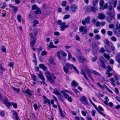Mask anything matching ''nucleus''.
I'll use <instances>...</instances> for the list:
<instances>
[{
    "label": "nucleus",
    "mask_w": 120,
    "mask_h": 120,
    "mask_svg": "<svg viewBox=\"0 0 120 120\" xmlns=\"http://www.w3.org/2000/svg\"><path fill=\"white\" fill-rule=\"evenodd\" d=\"M9 6L10 8H12L14 10V13H16L18 11L17 7L13 6L11 4H9Z\"/></svg>",
    "instance_id": "obj_18"
},
{
    "label": "nucleus",
    "mask_w": 120,
    "mask_h": 120,
    "mask_svg": "<svg viewBox=\"0 0 120 120\" xmlns=\"http://www.w3.org/2000/svg\"><path fill=\"white\" fill-rule=\"evenodd\" d=\"M71 84L72 86L74 87H76L78 85V83L76 82L75 80H73L72 81Z\"/></svg>",
    "instance_id": "obj_31"
},
{
    "label": "nucleus",
    "mask_w": 120,
    "mask_h": 120,
    "mask_svg": "<svg viewBox=\"0 0 120 120\" xmlns=\"http://www.w3.org/2000/svg\"><path fill=\"white\" fill-rule=\"evenodd\" d=\"M77 58L79 62L83 64L85 62L87 61V59L82 55L79 56Z\"/></svg>",
    "instance_id": "obj_6"
},
{
    "label": "nucleus",
    "mask_w": 120,
    "mask_h": 120,
    "mask_svg": "<svg viewBox=\"0 0 120 120\" xmlns=\"http://www.w3.org/2000/svg\"><path fill=\"white\" fill-rule=\"evenodd\" d=\"M50 101V100H48L47 99H44V100L43 103L44 104L47 103H48Z\"/></svg>",
    "instance_id": "obj_58"
},
{
    "label": "nucleus",
    "mask_w": 120,
    "mask_h": 120,
    "mask_svg": "<svg viewBox=\"0 0 120 120\" xmlns=\"http://www.w3.org/2000/svg\"><path fill=\"white\" fill-rule=\"evenodd\" d=\"M1 50L3 52H5L6 51V49L4 46H2L1 48Z\"/></svg>",
    "instance_id": "obj_57"
},
{
    "label": "nucleus",
    "mask_w": 120,
    "mask_h": 120,
    "mask_svg": "<svg viewBox=\"0 0 120 120\" xmlns=\"http://www.w3.org/2000/svg\"><path fill=\"white\" fill-rule=\"evenodd\" d=\"M90 17L88 16L84 20H83L82 21V23L83 25H85L86 23L87 24H88L90 23Z\"/></svg>",
    "instance_id": "obj_8"
},
{
    "label": "nucleus",
    "mask_w": 120,
    "mask_h": 120,
    "mask_svg": "<svg viewBox=\"0 0 120 120\" xmlns=\"http://www.w3.org/2000/svg\"><path fill=\"white\" fill-rule=\"evenodd\" d=\"M104 56L108 60H109L110 59V56L106 53H104L103 54Z\"/></svg>",
    "instance_id": "obj_36"
},
{
    "label": "nucleus",
    "mask_w": 120,
    "mask_h": 120,
    "mask_svg": "<svg viewBox=\"0 0 120 120\" xmlns=\"http://www.w3.org/2000/svg\"><path fill=\"white\" fill-rule=\"evenodd\" d=\"M45 74L47 80L50 83L53 84L55 83L54 79H56V77L53 74H51L49 71H47L45 73Z\"/></svg>",
    "instance_id": "obj_1"
},
{
    "label": "nucleus",
    "mask_w": 120,
    "mask_h": 120,
    "mask_svg": "<svg viewBox=\"0 0 120 120\" xmlns=\"http://www.w3.org/2000/svg\"><path fill=\"white\" fill-rule=\"evenodd\" d=\"M33 56L34 58V59L33 60V62L34 63V65H36L37 64V61L35 54V53H34L33 54Z\"/></svg>",
    "instance_id": "obj_32"
},
{
    "label": "nucleus",
    "mask_w": 120,
    "mask_h": 120,
    "mask_svg": "<svg viewBox=\"0 0 120 120\" xmlns=\"http://www.w3.org/2000/svg\"><path fill=\"white\" fill-rule=\"evenodd\" d=\"M104 3V1L103 0H101L100 1L99 4L100 6V7H101L103 5Z\"/></svg>",
    "instance_id": "obj_47"
},
{
    "label": "nucleus",
    "mask_w": 120,
    "mask_h": 120,
    "mask_svg": "<svg viewBox=\"0 0 120 120\" xmlns=\"http://www.w3.org/2000/svg\"><path fill=\"white\" fill-rule=\"evenodd\" d=\"M98 18L101 19H103L105 18V16L101 13H99L98 15Z\"/></svg>",
    "instance_id": "obj_25"
},
{
    "label": "nucleus",
    "mask_w": 120,
    "mask_h": 120,
    "mask_svg": "<svg viewBox=\"0 0 120 120\" xmlns=\"http://www.w3.org/2000/svg\"><path fill=\"white\" fill-rule=\"evenodd\" d=\"M98 7H94L90 6L87 8V10L88 11H90L93 12H95L98 10Z\"/></svg>",
    "instance_id": "obj_7"
},
{
    "label": "nucleus",
    "mask_w": 120,
    "mask_h": 120,
    "mask_svg": "<svg viewBox=\"0 0 120 120\" xmlns=\"http://www.w3.org/2000/svg\"><path fill=\"white\" fill-rule=\"evenodd\" d=\"M36 74L38 75L39 78L42 80L43 83H44L45 85L47 86V84L45 82V79L44 76L41 74Z\"/></svg>",
    "instance_id": "obj_16"
},
{
    "label": "nucleus",
    "mask_w": 120,
    "mask_h": 120,
    "mask_svg": "<svg viewBox=\"0 0 120 120\" xmlns=\"http://www.w3.org/2000/svg\"><path fill=\"white\" fill-rule=\"evenodd\" d=\"M100 23L99 22L97 21L96 23V26L97 27L99 26L100 25Z\"/></svg>",
    "instance_id": "obj_63"
},
{
    "label": "nucleus",
    "mask_w": 120,
    "mask_h": 120,
    "mask_svg": "<svg viewBox=\"0 0 120 120\" xmlns=\"http://www.w3.org/2000/svg\"><path fill=\"white\" fill-rule=\"evenodd\" d=\"M98 0H93V1L92 4L93 5L95 6L97 4Z\"/></svg>",
    "instance_id": "obj_37"
},
{
    "label": "nucleus",
    "mask_w": 120,
    "mask_h": 120,
    "mask_svg": "<svg viewBox=\"0 0 120 120\" xmlns=\"http://www.w3.org/2000/svg\"><path fill=\"white\" fill-rule=\"evenodd\" d=\"M70 15H66L64 16L63 19H66L68 18H69Z\"/></svg>",
    "instance_id": "obj_56"
},
{
    "label": "nucleus",
    "mask_w": 120,
    "mask_h": 120,
    "mask_svg": "<svg viewBox=\"0 0 120 120\" xmlns=\"http://www.w3.org/2000/svg\"><path fill=\"white\" fill-rule=\"evenodd\" d=\"M54 35L56 36H58L60 35V34L58 32H56L54 33Z\"/></svg>",
    "instance_id": "obj_64"
},
{
    "label": "nucleus",
    "mask_w": 120,
    "mask_h": 120,
    "mask_svg": "<svg viewBox=\"0 0 120 120\" xmlns=\"http://www.w3.org/2000/svg\"><path fill=\"white\" fill-rule=\"evenodd\" d=\"M5 69L3 68L2 65L0 64V73H2L3 71L5 70Z\"/></svg>",
    "instance_id": "obj_42"
},
{
    "label": "nucleus",
    "mask_w": 120,
    "mask_h": 120,
    "mask_svg": "<svg viewBox=\"0 0 120 120\" xmlns=\"http://www.w3.org/2000/svg\"><path fill=\"white\" fill-rule=\"evenodd\" d=\"M104 99L105 101H104V103L106 105H108V102L109 101V100L108 97L107 96L105 97V98Z\"/></svg>",
    "instance_id": "obj_30"
},
{
    "label": "nucleus",
    "mask_w": 120,
    "mask_h": 120,
    "mask_svg": "<svg viewBox=\"0 0 120 120\" xmlns=\"http://www.w3.org/2000/svg\"><path fill=\"white\" fill-rule=\"evenodd\" d=\"M107 68L108 69V70H107L106 71H108L109 72H110L112 70V68L109 65H108L107 66Z\"/></svg>",
    "instance_id": "obj_50"
},
{
    "label": "nucleus",
    "mask_w": 120,
    "mask_h": 120,
    "mask_svg": "<svg viewBox=\"0 0 120 120\" xmlns=\"http://www.w3.org/2000/svg\"><path fill=\"white\" fill-rule=\"evenodd\" d=\"M39 66L44 71H45L47 69V67L43 64H40L39 65Z\"/></svg>",
    "instance_id": "obj_23"
},
{
    "label": "nucleus",
    "mask_w": 120,
    "mask_h": 120,
    "mask_svg": "<svg viewBox=\"0 0 120 120\" xmlns=\"http://www.w3.org/2000/svg\"><path fill=\"white\" fill-rule=\"evenodd\" d=\"M74 70L78 73H79V71L77 70V68H76L75 66H74L72 64H71V68L72 69V68Z\"/></svg>",
    "instance_id": "obj_29"
},
{
    "label": "nucleus",
    "mask_w": 120,
    "mask_h": 120,
    "mask_svg": "<svg viewBox=\"0 0 120 120\" xmlns=\"http://www.w3.org/2000/svg\"><path fill=\"white\" fill-rule=\"evenodd\" d=\"M64 97L65 98L67 99L68 101L70 102H71L72 101V100L71 97H69L68 95L66 93H64Z\"/></svg>",
    "instance_id": "obj_17"
},
{
    "label": "nucleus",
    "mask_w": 120,
    "mask_h": 120,
    "mask_svg": "<svg viewBox=\"0 0 120 120\" xmlns=\"http://www.w3.org/2000/svg\"><path fill=\"white\" fill-rule=\"evenodd\" d=\"M21 16L19 15H18L17 17V19L19 22H21Z\"/></svg>",
    "instance_id": "obj_49"
},
{
    "label": "nucleus",
    "mask_w": 120,
    "mask_h": 120,
    "mask_svg": "<svg viewBox=\"0 0 120 120\" xmlns=\"http://www.w3.org/2000/svg\"><path fill=\"white\" fill-rule=\"evenodd\" d=\"M95 38L97 40H98V39H101V37L99 35L97 34L96 35L95 37Z\"/></svg>",
    "instance_id": "obj_52"
},
{
    "label": "nucleus",
    "mask_w": 120,
    "mask_h": 120,
    "mask_svg": "<svg viewBox=\"0 0 120 120\" xmlns=\"http://www.w3.org/2000/svg\"><path fill=\"white\" fill-rule=\"evenodd\" d=\"M33 26L34 27H35L36 26V24H38L39 22L37 20H35L33 22Z\"/></svg>",
    "instance_id": "obj_39"
},
{
    "label": "nucleus",
    "mask_w": 120,
    "mask_h": 120,
    "mask_svg": "<svg viewBox=\"0 0 120 120\" xmlns=\"http://www.w3.org/2000/svg\"><path fill=\"white\" fill-rule=\"evenodd\" d=\"M96 112V111L94 110H92V115L93 116H95V113Z\"/></svg>",
    "instance_id": "obj_62"
},
{
    "label": "nucleus",
    "mask_w": 120,
    "mask_h": 120,
    "mask_svg": "<svg viewBox=\"0 0 120 120\" xmlns=\"http://www.w3.org/2000/svg\"><path fill=\"white\" fill-rule=\"evenodd\" d=\"M114 32L117 37H120V29L118 28L114 30Z\"/></svg>",
    "instance_id": "obj_19"
},
{
    "label": "nucleus",
    "mask_w": 120,
    "mask_h": 120,
    "mask_svg": "<svg viewBox=\"0 0 120 120\" xmlns=\"http://www.w3.org/2000/svg\"><path fill=\"white\" fill-rule=\"evenodd\" d=\"M116 60L120 64V52L118 53L115 57Z\"/></svg>",
    "instance_id": "obj_21"
},
{
    "label": "nucleus",
    "mask_w": 120,
    "mask_h": 120,
    "mask_svg": "<svg viewBox=\"0 0 120 120\" xmlns=\"http://www.w3.org/2000/svg\"><path fill=\"white\" fill-rule=\"evenodd\" d=\"M47 54V52L45 51H43L42 52L41 55L42 56H44L46 55Z\"/></svg>",
    "instance_id": "obj_54"
},
{
    "label": "nucleus",
    "mask_w": 120,
    "mask_h": 120,
    "mask_svg": "<svg viewBox=\"0 0 120 120\" xmlns=\"http://www.w3.org/2000/svg\"><path fill=\"white\" fill-rule=\"evenodd\" d=\"M91 73L95 75H99V73L94 70H91Z\"/></svg>",
    "instance_id": "obj_44"
},
{
    "label": "nucleus",
    "mask_w": 120,
    "mask_h": 120,
    "mask_svg": "<svg viewBox=\"0 0 120 120\" xmlns=\"http://www.w3.org/2000/svg\"><path fill=\"white\" fill-rule=\"evenodd\" d=\"M113 17L108 16L107 18V20L108 22L110 23L112 21Z\"/></svg>",
    "instance_id": "obj_34"
},
{
    "label": "nucleus",
    "mask_w": 120,
    "mask_h": 120,
    "mask_svg": "<svg viewBox=\"0 0 120 120\" xmlns=\"http://www.w3.org/2000/svg\"><path fill=\"white\" fill-rule=\"evenodd\" d=\"M31 75L33 80L34 81H36L37 79V76L33 74H31Z\"/></svg>",
    "instance_id": "obj_35"
},
{
    "label": "nucleus",
    "mask_w": 120,
    "mask_h": 120,
    "mask_svg": "<svg viewBox=\"0 0 120 120\" xmlns=\"http://www.w3.org/2000/svg\"><path fill=\"white\" fill-rule=\"evenodd\" d=\"M38 8V7H37V6L36 5L34 4L32 6V9L33 10H34Z\"/></svg>",
    "instance_id": "obj_53"
},
{
    "label": "nucleus",
    "mask_w": 120,
    "mask_h": 120,
    "mask_svg": "<svg viewBox=\"0 0 120 120\" xmlns=\"http://www.w3.org/2000/svg\"><path fill=\"white\" fill-rule=\"evenodd\" d=\"M86 26H85L84 27L82 26H81L79 28V31L81 32H82L83 34H85L87 32V30L86 29Z\"/></svg>",
    "instance_id": "obj_9"
},
{
    "label": "nucleus",
    "mask_w": 120,
    "mask_h": 120,
    "mask_svg": "<svg viewBox=\"0 0 120 120\" xmlns=\"http://www.w3.org/2000/svg\"><path fill=\"white\" fill-rule=\"evenodd\" d=\"M29 34L30 35V46L31 47H32L35 45L36 43L35 40V37L33 36L32 33H30Z\"/></svg>",
    "instance_id": "obj_2"
},
{
    "label": "nucleus",
    "mask_w": 120,
    "mask_h": 120,
    "mask_svg": "<svg viewBox=\"0 0 120 120\" xmlns=\"http://www.w3.org/2000/svg\"><path fill=\"white\" fill-rule=\"evenodd\" d=\"M92 70V69L90 70L89 69H87L85 70V71L88 76L90 78V79L92 80H93V79L90 74V73H91V70Z\"/></svg>",
    "instance_id": "obj_14"
},
{
    "label": "nucleus",
    "mask_w": 120,
    "mask_h": 120,
    "mask_svg": "<svg viewBox=\"0 0 120 120\" xmlns=\"http://www.w3.org/2000/svg\"><path fill=\"white\" fill-rule=\"evenodd\" d=\"M77 9V5L72 4L71 5L70 7V10L73 13L76 12V10Z\"/></svg>",
    "instance_id": "obj_10"
},
{
    "label": "nucleus",
    "mask_w": 120,
    "mask_h": 120,
    "mask_svg": "<svg viewBox=\"0 0 120 120\" xmlns=\"http://www.w3.org/2000/svg\"><path fill=\"white\" fill-rule=\"evenodd\" d=\"M105 74H106L108 75V76L109 77H110L112 75V73H110V72L108 71H106Z\"/></svg>",
    "instance_id": "obj_48"
},
{
    "label": "nucleus",
    "mask_w": 120,
    "mask_h": 120,
    "mask_svg": "<svg viewBox=\"0 0 120 120\" xmlns=\"http://www.w3.org/2000/svg\"><path fill=\"white\" fill-rule=\"evenodd\" d=\"M12 88L13 90L17 92L18 93H19L20 90L19 89L15 88L13 86H12Z\"/></svg>",
    "instance_id": "obj_38"
},
{
    "label": "nucleus",
    "mask_w": 120,
    "mask_h": 120,
    "mask_svg": "<svg viewBox=\"0 0 120 120\" xmlns=\"http://www.w3.org/2000/svg\"><path fill=\"white\" fill-rule=\"evenodd\" d=\"M76 50L78 52V54L77 56V57H78L79 56H81V53L80 50L78 49H76Z\"/></svg>",
    "instance_id": "obj_40"
},
{
    "label": "nucleus",
    "mask_w": 120,
    "mask_h": 120,
    "mask_svg": "<svg viewBox=\"0 0 120 120\" xmlns=\"http://www.w3.org/2000/svg\"><path fill=\"white\" fill-rule=\"evenodd\" d=\"M59 111H60V113L61 116L62 117H64V115L63 113L62 112L61 110V109H60V108L59 107Z\"/></svg>",
    "instance_id": "obj_46"
},
{
    "label": "nucleus",
    "mask_w": 120,
    "mask_h": 120,
    "mask_svg": "<svg viewBox=\"0 0 120 120\" xmlns=\"http://www.w3.org/2000/svg\"><path fill=\"white\" fill-rule=\"evenodd\" d=\"M81 73L82 75H83L84 76L87 80L88 81L89 80L85 74V72L82 69L81 70Z\"/></svg>",
    "instance_id": "obj_27"
},
{
    "label": "nucleus",
    "mask_w": 120,
    "mask_h": 120,
    "mask_svg": "<svg viewBox=\"0 0 120 120\" xmlns=\"http://www.w3.org/2000/svg\"><path fill=\"white\" fill-rule=\"evenodd\" d=\"M47 45L49 46V47L51 48H52L53 46V45L52 42H50L49 45L48 44H47Z\"/></svg>",
    "instance_id": "obj_61"
},
{
    "label": "nucleus",
    "mask_w": 120,
    "mask_h": 120,
    "mask_svg": "<svg viewBox=\"0 0 120 120\" xmlns=\"http://www.w3.org/2000/svg\"><path fill=\"white\" fill-rule=\"evenodd\" d=\"M69 68H71V64L69 63H66L65 65L64 66V71L66 74H68L69 73Z\"/></svg>",
    "instance_id": "obj_4"
},
{
    "label": "nucleus",
    "mask_w": 120,
    "mask_h": 120,
    "mask_svg": "<svg viewBox=\"0 0 120 120\" xmlns=\"http://www.w3.org/2000/svg\"><path fill=\"white\" fill-rule=\"evenodd\" d=\"M64 52L61 50L57 52V56L59 60H60L61 59V57L60 56V54L62 55Z\"/></svg>",
    "instance_id": "obj_20"
},
{
    "label": "nucleus",
    "mask_w": 120,
    "mask_h": 120,
    "mask_svg": "<svg viewBox=\"0 0 120 120\" xmlns=\"http://www.w3.org/2000/svg\"><path fill=\"white\" fill-rule=\"evenodd\" d=\"M112 31H108L107 32V35H109L110 36H111L112 35Z\"/></svg>",
    "instance_id": "obj_60"
},
{
    "label": "nucleus",
    "mask_w": 120,
    "mask_h": 120,
    "mask_svg": "<svg viewBox=\"0 0 120 120\" xmlns=\"http://www.w3.org/2000/svg\"><path fill=\"white\" fill-rule=\"evenodd\" d=\"M107 14L109 16L113 17L114 15V12L112 11H109L107 12Z\"/></svg>",
    "instance_id": "obj_28"
},
{
    "label": "nucleus",
    "mask_w": 120,
    "mask_h": 120,
    "mask_svg": "<svg viewBox=\"0 0 120 120\" xmlns=\"http://www.w3.org/2000/svg\"><path fill=\"white\" fill-rule=\"evenodd\" d=\"M53 93L56 94L57 96L61 95L60 94L59 92L57 90L56 88H55L54 89Z\"/></svg>",
    "instance_id": "obj_33"
},
{
    "label": "nucleus",
    "mask_w": 120,
    "mask_h": 120,
    "mask_svg": "<svg viewBox=\"0 0 120 120\" xmlns=\"http://www.w3.org/2000/svg\"><path fill=\"white\" fill-rule=\"evenodd\" d=\"M11 102L10 103L9 102H8L7 103H6L5 104L7 106V107L8 108L10 109V106L11 105Z\"/></svg>",
    "instance_id": "obj_41"
},
{
    "label": "nucleus",
    "mask_w": 120,
    "mask_h": 120,
    "mask_svg": "<svg viewBox=\"0 0 120 120\" xmlns=\"http://www.w3.org/2000/svg\"><path fill=\"white\" fill-rule=\"evenodd\" d=\"M67 51L68 52V60H70L71 58L72 57L71 55L70 54V53L69 52L68 50H67Z\"/></svg>",
    "instance_id": "obj_43"
},
{
    "label": "nucleus",
    "mask_w": 120,
    "mask_h": 120,
    "mask_svg": "<svg viewBox=\"0 0 120 120\" xmlns=\"http://www.w3.org/2000/svg\"><path fill=\"white\" fill-rule=\"evenodd\" d=\"M105 43L107 45H110L109 41L107 39H105Z\"/></svg>",
    "instance_id": "obj_59"
},
{
    "label": "nucleus",
    "mask_w": 120,
    "mask_h": 120,
    "mask_svg": "<svg viewBox=\"0 0 120 120\" xmlns=\"http://www.w3.org/2000/svg\"><path fill=\"white\" fill-rule=\"evenodd\" d=\"M93 49V53L94 55H96L97 54V52L98 50L97 46L95 43H93L92 45Z\"/></svg>",
    "instance_id": "obj_3"
},
{
    "label": "nucleus",
    "mask_w": 120,
    "mask_h": 120,
    "mask_svg": "<svg viewBox=\"0 0 120 120\" xmlns=\"http://www.w3.org/2000/svg\"><path fill=\"white\" fill-rule=\"evenodd\" d=\"M99 59L100 63V66L103 68H106V67L104 62L105 60V59L103 57L101 56L100 57Z\"/></svg>",
    "instance_id": "obj_5"
},
{
    "label": "nucleus",
    "mask_w": 120,
    "mask_h": 120,
    "mask_svg": "<svg viewBox=\"0 0 120 120\" xmlns=\"http://www.w3.org/2000/svg\"><path fill=\"white\" fill-rule=\"evenodd\" d=\"M11 105H12L13 107L15 109H16L17 108V104L15 103L11 102Z\"/></svg>",
    "instance_id": "obj_51"
},
{
    "label": "nucleus",
    "mask_w": 120,
    "mask_h": 120,
    "mask_svg": "<svg viewBox=\"0 0 120 120\" xmlns=\"http://www.w3.org/2000/svg\"><path fill=\"white\" fill-rule=\"evenodd\" d=\"M35 14H41V11L40 10L39 8H38L35 10H34L33 11Z\"/></svg>",
    "instance_id": "obj_22"
},
{
    "label": "nucleus",
    "mask_w": 120,
    "mask_h": 120,
    "mask_svg": "<svg viewBox=\"0 0 120 120\" xmlns=\"http://www.w3.org/2000/svg\"><path fill=\"white\" fill-rule=\"evenodd\" d=\"M108 4L107 3H106L104 5H103L101 7H100V9L101 10H103L104 9H106L108 7Z\"/></svg>",
    "instance_id": "obj_26"
},
{
    "label": "nucleus",
    "mask_w": 120,
    "mask_h": 120,
    "mask_svg": "<svg viewBox=\"0 0 120 120\" xmlns=\"http://www.w3.org/2000/svg\"><path fill=\"white\" fill-rule=\"evenodd\" d=\"M30 90L28 89H27L26 90H23L22 92L26 93L28 97L30 98H32V94L30 93Z\"/></svg>",
    "instance_id": "obj_12"
},
{
    "label": "nucleus",
    "mask_w": 120,
    "mask_h": 120,
    "mask_svg": "<svg viewBox=\"0 0 120 120\" xmlns=\"http://www.w3.org/2000/svg\"><path fill=\"white\" fill-rule=\"evenodd\" d=\"M30 90L28 89H27L26 90H23L22 92L26 93L28 97L30 98H32V94L30 93Z\"/></svg>",
    "instance_id": "obj_13"
},
{
    "label": "nucleus",
    "mask_w": 120,
    "mask_h": 120,
    "mask_svg": "<svg viewBox=\"0 0 120 120\" xmlns=\"http://www.w3.org/2000/svg\"><path fill=\"white\" fill-rule=\"evenodd\" d=\"M13 113L12 114V118L15 119L16 120H19L18 116V114L17 112L15 111H13Z\"/></svg>",
    "instance_id": "obj_15"
},
{
    "label": "nucleus",
    "mask_w": 120,
    "mask_h": 120,
    "mask_svg": "<svg viewBox=\"0 0 120 120\" xmlns=\"http://www.w3.org/2000/svg\"><path fill=\"white\" fill-rule=\"evenodd\" d=\"M105 51V50L103 47H101L99 51V52L102 53H104Z\"/></svg>",
    "instance_id": "obj_45"
},
{
    "label": "nucleus",
    "mask_w": 120,
    "mask_h": 120,
    "mask_svg": "<svg viewBox=\"0 0 120 120\" xmlns=\"http://www.w3.org/2000/svg\"><path fill=\"white\" fill-rule=\"evenodd\" d=\"M65 24V22H63L60 25V30L61 31H63L65 30V27H64V26Z\"/></svg>",
    "instance_id": "obj_24"
},
{
    "label": "nucleus",
    "mask_w": 120,
    "mask_h": 120,
    "mask_svg": "<svg viewBox=\"0 0 120 120\" xmlns=\"http://www.w3.org/2000/svg\"><path fill=\"white\" fill-rule=\"evenodd\" d=\"M80 100L81 102L84 104L86 105L88 103L87 99L84 96H82L80 98Z\"/></svg>",
    "instance_id": "obj_11"
},
{
    "label": "nucleus",
    "mask_w": 120,
    "mask_h": 120,
    "mask_svg": "<svg viewBox=\"0 0 120 120\" xmlns=\"http://www.w3.org/2000/svg\"><path fill=\"white\" fill-rule=\"evenodd\" d=\"M113 41H116V37L114 36L110 38Z\"/></svg>",
    "instance_id": "obj_55"
}]
</instances>
